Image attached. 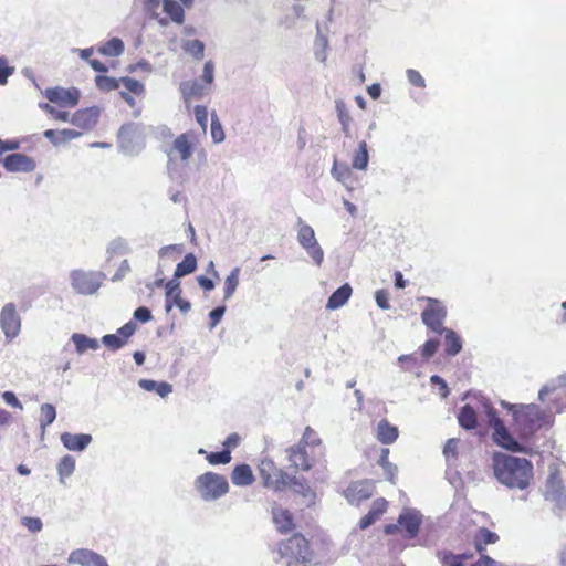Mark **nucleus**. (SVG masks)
<instances>
[{"label": "nucleus", "instance_id": "obj_1", "mask_svg": "<svg viewBox=\"0 0 566 566\" xmlns=\"http://www.w3.org/2000/svg\"><path fill=\"white\" fill-rule=\"evenodd\" d=\"M492 468L496 480L510 489L524 490L533 478V465L525 458L499 452L493 455Z\"/></svg>", "mask_w": 566, "mask_h": 566}, {"label": "nucleus", "instance_id": "obj_2", "mask_svg": "<svg viewBox=\"0 0 566 566\" xmlns=\"http://www.w3.org/2000/svg\"><path fill=\"white\" fill-rule=\"evenodd\" d=\"M196 146V135L193 133H184L179 135L166 149L168 157V174L170 178L178 182L187 179L185 167L192 157Z\"/></svg>", "mask_w": 566, "mask_h": 566}, {"label": "nucleus", "instance_id": "obj_3", "mask_svg": "<svg viewBox=\"0 0 566 566\" xmlns=\"http://www.w3.org/2000/svg\"><path fill=\"white\" fill-rule=\"evenodd\" d=\"M274 557L282 566H306L310 562L308 543L304 536L295 534L282 542Z\"/></svg>", "mask_w": 566, "mask_h": 566}, {"label": "nucleus", "instance_id": "obj_4", "mask_svg": "<svg viewBox=\"0 0 566 566\" xmlns=\"http://www.w3.org/2000/svg\"><path fill=\"white\" fill-rule=\"evenodd\" d=\"M514 422L517 431L524 438L534 434L545 422L546 415L537 405H522L514 409Z\"/></svg>", "mask_w": 566, "mask_h": 566}, {"label": "nucleus", "instance_id": "obj_5", "mask_svg": "<svg viewBox=\"0 0 566 566\" xmlns=\"http://www.w3.org/2000/svg\"><path fill=\"white\" fill-rule=\"evenodd\" d=\"M195 489L200 497L206 501H216L229 492L227 479L214 472H206L195 480Z\"/></svg>", "mask_w": 566, "mask_h": 566}, {"label": "nucleus", "instance_id": "obj_6", "mask_svg": "<svg viewBox=\"0 0 566 566\" xmlns=\"http://www.w3.org/2000/svg\"><path fill=\"white\" fill-rule=\"evenodd\" d=\"M71 286L81 295H93L101 287L104 274L97 271L74 270L70 273Z\"/></svg>", "mask_w": 566, "mask_h": 566}, {"label": "nucleus", "instance_id": "obj_7", "mask_svg": "<svg viewBox=\"0 0 566 566\" xmlns=\"http://www.w3.org/2000/svg\"><path fill=\"white\" fill-rule=\"evenodd\" d=\"M488 417L489 423L493 429L494 442L500 447L513 452L522 451L520 443L511 436L493 408L489 409Z\"/></svg>", "mask_w": 566, "mask_h": 566}, {"label": "nucleus", "instance_id": "obj_8", "mask_svg": "<svg viewBox=\"0 0 566 566\" xmlns=\"http://www.w3.org/2000/svg\"><path fill=\"white\" fill-rule=\"evenodd\" d=\"M421 521V514L418 511L407 509L399 515L396 524H389L385 527V533L391 535L400 530H405V536L413 538L418 534Z\"/></svg>", "mask_w": 566, "mask_h": 566}, {"label": "nucleus", "instance_id": "obj_9", "mask_svg": "<svg viewBox=\"0 0 566 566\" xmlns=\"http://www.w3.org/2000/svg\"><path fill=\"white\" fill-rule=\"evenodd\" d=\"M544 494L545 499L554 503L557 509H566V488L563 484L559 471L555 467H549V475Z\"/></svg>", "mask_w": 566, "mask_h": 566}, {"label": "nucleus", "instance_id": "obj_10", "mask_svg": "<svg viewBox=\"0 0 566 566\" xmlns=\"http://www.w3.org/2000/svg\"><path fill=\"white\" fill-rule=\"evenodd\" d=\"M426 301L428 305L421 314L423 324L436 333H443L442 323L447 316L446 307L436 298L428 297Z\"/></svg>", "mask_w": 566, "mask_h": 566}, {"label": "nucleus", "instance_id": "obj_11", "mask_svg": "<svg viewBox=\"0 0 566 566\" xmlns=\"http://www.w3.org/2000/svg\"><path fill=\"white\" fill-rule=\"evenodd\" d=\"M118 140L120 149L127 155L138 154L144 147L143 139L137 134V128L132 124L124 125L119 129Z\"/></svg>", "mask_w": 566, "mask_h": 566}, {"label": "nucleus", "instance_id": "obj_12", "mask_svg": "<svg viewBox=\"0 0 566 566\" xmlns=\"http://www.w3.org/2000/svg\"><path fill=\"white\" fill-rule=\"evenodd\" d=\"M0 326L7 338L13 339L18 336L21 327V319L17 314L15 305L7 303L0 313Z\"/></svg>", "mask_w": 566, "mask_h": 566}, {"label": "nucleus", "instance_id": "obj_13", "mask_svg": "<svg viewBox=\"0 0 566 566\" xmlns=\"http://www.w3.org/2000/svg\"><path fill=\"white\" fill-rule=\"evenodd\" d=\"M67 560L70 564H77L81 566H109L104 556L87 548L73 551L69 555Z\"/></svg>", "mask_w": 566, "mask_h": 566}, {"label": "nucleus", "instance_id": "obj_14", "mask_svg": "<svg viewBox=\"0 0 566 566\" xmlns=\"http://www.w3.org/2000/svg\"><path fill=\"white\" fill-rule=\"evenodd\" d=\"M3 167L10 172H31L35 169V161L21 153L8 155L3 159Z\"/></svg>", "mask_w": 566, "mask_h": 566}, {"label": "nucleus", "instance_id": "obj_15", "mask_svg": "<svg viewBox=\"0 0 566 566\" xmlns=\"http://www.w3.org/2000/svg\"><path fill=\"white\" fill-rule=\"evenodd\" d=\"M374 484L370 481H357L352 483L345 491V496L352 504H359L369 499L374 493Z\"/></svg>", "mask_w": 566, "mask_h": 566}, {"label": "nucleus", "instance_id": "obj_16", "mask_svg": "<svg viewBox=\"0 0 566 566\" xmlns=\"http://www.w3.org/2000/svg\"><path fill=\"white\" fill-rule=\"evenodd\" d=\"M44 94L51 103L69 106H75L80 99V92L76 88H48Z\"/></svg>", "mask_w": 566, "mask_h": 566}, {"label": "nucleus", "instance_id": "obj_17", "mask_svg": "<svg viewBox=\"0 0 566 566\" xmlns=\"http://www.w3.org/2000/svg\"><path fill=\"white\" fill-rule=\"evenodd\" d=\"M99 108L96 106L88 107L85 109L77 111L69 118L74 126H77L83 129H92L98 120L99 117Z\"/></svg>", "mask_w": 566, "mask_h": 566}, {"label": "nucleus", "instance_id": "obj_18", "mask_svg": "<svg viewBox=\"0 0 566 566\" xmlns=\"http://www.w3.org/2000/svg\"><path fill=\"white\" fill-rule=\"evenodd\" d=\"M286 452L289 453V461L295 469L308 471L312 468V462L307 458L305 447L302 443L290 447Z\"/></svg>", "mask_w": 566, "mask_h": 566}, {"label": "nucleus", "instance_id": "obj_19", "mask_svg": "<svg viewBox=\"0 0 566 566\" xmlns=\"http://www.w3.org/2000/svg\"><path fill=\"white\" fill-rule=\"evenodd\" d=\"M61 442L70 451H83L92 442V436L86 433L73 434L64 432L61 434Z\"/></svg>", "mask_w": 566, "mask_h": 566}, {"label": "nucleus", "instance_id": "obj_20", "mask_svg": "<svg viewBox=\"0 0 566 566\" xmlns=\"http://www.w3.org/2000/svg\"><path fill=\"white\" fill-rule=\"evenodd\" d=\"M388 502L380 497L374 501L370 511L359 521V528L366 530L373 525L387 510Z\"/></svg>", "mask_w": 566, "mask_h": 566}, {"label": "nucleus", "instance_id": "obj_21", "mask_svg": "<svg viewBox=\"0 0 566 566\" xmlns=\"http://www.w3.org/2000/svg\"><path fill=\"white\" fill-rule=\"evenodd\" d=\"M180 93L187 103L193 97L200 98L209 93V88L197 81H185L180 84Z\"/></svg>", "mask_w": 566, "mask_h": 566}, {"label": "nucleus", "instance_id": "obj_22", "mask_svg": "<svg viewBox=\"0 0 566 566\" xmlns=\"http://www.w3.org/2000/svg\"><path fill=\"white\" fill-rule=\"evenodd\" d=\"M231 481L238 486H248L254 482L253 472L248 464L237 465L231 473Z\"/></svg>", "mask_w": 566, "mask_h": 566}, {"label": "nucleus", "instance_id": "obj_23", "mask_svg": "<svg viewBox=\"0 0 566 566\" xmlns=\"http://www.w3.org/2000/svg\"><path fill=\"white\" fill-rule=\"evenodd\" d=\"M272 514L273 522L281 533H286L293 528L292 514L287 510L276 506L273 507Z\"/></svg>", "mask_w": 566, "mask_h": 566}, {"label": "nucleus", "instance_id": "obj_24", "mask_svg": "<svg viewBox=\"0 0 566 566\" xmlns=\"http://www.w3.org/2000/svg\"><path fill=\"white\" fill-rule=\"evenodd\" d=\"M44 137L48 138L53 145L57 146L60 144L70 142L72 139L78 138L82 134L74 129H46L43 133Z\"/></svg>", "mask_w": 566, "mask_h": 566}, {"label": "nucleus", "instance_id": "obj_25", "mask_svg": "<svg viewBox=\"0 0 566 566\" xmlns=\"http://www.w3.org/2000/svg\"><path fill=\"white\" fill-rule=\"evenodd\" d=\"M352 287L349 284H344L338 287L328 298L326 307L329 310H337L342 307L350 297Z\"/></svg>", "mask_w": 566, "mask_h": 566}, {"label": "nucleus", "instance_id": "obj_26", "mask_svg": "<svg viewBox=\"0 0 566 566\" xmlns=\"http://www.w3.org/2000/svg\"><path fill=\"white\" fill-rule=\"evenodd\" d=\"M398 438V429L387 420H380L377 426V439L384 444H390Z\"/></svg>", "mask_w": 566, "mask_h": 566}, {"label": "nucleus", "instance_id": "obj_27", "mask_svg": "<svg viewBox=\"0 0 566 566\" xmlns=\"http://www.w3.org/2000/svg\"><path fill=\"white\" fill-rule=\"evenodd\" d=\"M138 385L146 391H156L161 398L168 396L172 391V387L168 382H157L150 379H140Z\"/></svg>", "mask_w": 566, "mask_h": 566}, {"label": "nucleus", "instance_id": "obj_28", "mask_svg": "<svg viewBox=\"0 0 566 566\" xmlns=\"http://www.w3.org/2000/svg\"><path fill=\"white\" fill-rule=\"evenodd\" d=\"M72 340L76 347L78 354H83L87 349L96 350L99 348V343L95 338H90L84 334L74 333Z\"/></svg>", "mask_w": 566, "mask_h": 566}, {"label": "nucleus", "instance_id": "obj_29", "mask_svg": "<svg viewBox=\"0 0 566 566\" xmlns=\"http://www.w3.org/2000/svg\"><path fill=\"white\" fill-rule=\"evenodd\" d=\"M270 465H271V462H264V461L262 462L261 474L265 481V485L270 486L273 484L275 489L292 485L294 476H291L290 474L284 473L282 471L280 472L275 482H272L270 475H265V467H270Z\"/></svg>", "mask_w": 566, "mask_h": 566}, {"label": "nucleus", "instance_id": "obj_30", "mask_svg": "<svg viewBox=\"0 0 566 566\" xmlns=\"http://www.w3.org/2000/svg\"><path fill=\"white\" fill-rule=\"evenodd\" d=\"M458 421L459 424L467 430L474 429L476 427V413L474 409L469 405L462 407L458 415Z\"/></svg>", "mask_w": 566, "mask_h": 566}, {"label": "nucleus", "instance_id": "obj_31", "mask_svg": "<svg viewBox=\"0 0 566 566\" xmlns=\"http://www.w3.org/2000/svg\"><path fill=\"white\" fill-rule=\"evenodd\" d=\"M164 11L170 17L171 21L181 24L185 20L182 7L175 0L163 1Z\"/></svg>", "mask_w": 566, "mask_h": 566}, {"label": "nucleus", "instance_id": "obj_32", "mask_svg": "<svg viewBox=\"0 0 566 566\" xmlns=\"http://www.w3.org/2000/svg\"><path fill=\"white\" fill-rule=\"evenodd\" d=\"M197 269V259L192 253L187 254L184 260L177 264L175 270V277H182L191 274Z\"/></svg>", "mask_w": 566, "mask_h": 566}, {"label": "nucleus", "instance_id": "obj_33", "mask_svg": "<svg viewBox=\"0 0 566 566\" xmlns=\"http://www.w3.org/2000/svg\"><path fill=\"white\" fill-rule=\"evenodd\" d=\"M369 155L367 143L365 140L358 144V148L353 157V167L358 170H365L368 166Z\"/></svg>", "mask_w": 566, "mask_h": 566}, {"label": "nucleus", "instance_id": "obj_34", "mask_svg": "<svg viewBox=\"0 0 566 566\" xmlns=\"http://www.w3.org/2000/svg\"><path fill=\"white\" fill-rule=\"evenodd\" d=\"M446 334V352L448 355L455 356L462 349L461 338L452 331L444 328Z\"/></svg>", "mask_w": 566, "mask_h": 566}, {"label": "nucleus", "instance_id": "obj_35", "mask_svg": "<svg viewBox=\"0 0 566 566\" xmlns=\"http://www.w3.org/2000/svg\"><path fill=\"white\" fill-rule=\"evenodd\" d=\"M98 52L106 56H119L124 52V43L118 38H113L98 48Z\"/></svg>", "mask_w": 566, "mask_h": 566}, {"label": "nucleus", "instance_id": "obj_36", "mask_svg": "<svg viewBox=\"0 0 566 566\" xmlns=\"http://www.w3.org/2000/svg\"><path fill=\"white\" fill-rule=\"evenodd\" d=\"M182 50L196 60H201L205 53V43L200 40H184L181 42Z\"/></svg>", "mask_w": 566, "mask_h": 566}, {"label": "nucleus", "instance_id": "obj_37", "mask_svg": "<svg viewBox=\"0 0 566 566\" xmlns=\"http://www.w3.org/2000/svg\"><path fill=\"white\" fill-rule=\"evenodd\" d=\"M297 241L302 248H310V244L317 242L313 228L308 224H301L297 231Z\"/></svg>", "mask_w": 566, "mask_h": 566}, {"label": "nucleus", "instance_id": "obj_38", "mask_svg": "<svg viewBox=\"0 0 566 566\" xmlns=\"http://www.w3.org/2000/svg\"><path fill=\"white\" fill-rule=\"evenodd\" d=\"M240 269L234 268L224 281V300H229L239 285Z\"/></svg>", "mask_w": 566, "mask_h": 566}, {"label": "nucleus", "instance_id": "obj_39", "mask_svg": "<svg viewBox=\"0 0 566 566\" xmlns=\"http://www.w3.org/2000/svg\"><path fill=\"white\" fill-rule=\"evenodd\" d=\"M75 469V460L71 455H64L57 464V473L60 475L61 482L64 481L65 478L72 475Z\"/></svg>", "mask_w": 566, "mask_h": 566}, {"label": "nucleus", "instance_id": "obj_40", "mask_svg": "<svg viewBox=\"0 0 566 566\" xmlns=\"http://www.w3.org/2000/svg\"><path fill=\"white\" fill-rule=\"evenodd\" d=\"M56 418V411L53 405L51 403H43L41 406V418H40V426L43 430L51 424Z\"/></svg>", "mask_w": 566, "mask_h": 566}, {"label": "nucleus", "instance_id": "obj_41", "mask_svg": "<svg viewBox=\"0 0 566 566\" xmlns=\"http://www.w3.org/2000/svg\"><path fill=\"white\" fill-rule=\"evenodd\" d=\"M211 137L217 144L222 143L226 138L222 125L214 113L211 116Z\"/></svg>", "mask_w": 566, "mask_h": 566}, {"label": "nucleus", "instance_id": "obj_42", "mask_svg": "<svg viewBox=\"0 0 566 566\" xmlns=\"http://www.w3.org/2000/svg\"><path fill=\"white\" fill-rule=\"evenodd\" d=\"M207 460L210 464H227L231 461L230 450H223L221 452L207 453Z\"/></svg>", "mask_w": 566, "mask_h": 566}, {"label": "nucleus", "instance_id": "obj_43", "mask_svg": "<svg viewBox=\"0 0 566 566\" xmlns=\"http://www.w3.org/2000/svg\"><path fill=\"white\" fill-rule=\"evenodd\" d=\"M499 539V536L486 530V528H481L480 532H479V536H478V541H476V548L478 551H482V546L481 544H494L496 541Z\"/></svg>", "mask_w": 566, "mask_h": 566}, {"label": "nucleus", "instance_id": "obj_44", "mask_svg": "<svg viewBox=\"0 0 566 566\" xmlns=\"http://www.w3.org/2000/svg\"><path fill=\"white\" fill-rule=\"evenodd\" d=\"M96 86L103 91L116 90L119 86V82L113 77L98 75L95 78Z\"/></svg>", "mask_w": 566, "mask_h": 566}, {"label": "nucleus", "instance_id": "obj_45", "mask_svg": "<svg viewBox=\"0 0 566 566\" xmlns=\"http://www.w3.org/2000/svg\"><path fill=\"white\" fill-rule=\"evenodd\" d=\"M317 29L319 30V27L317 25ZM327 38L325 35H322L319 32L317 33L316 40H315V48H316V59L321 62H324L326 60L325 50L327 48Z\"/></svg>", "mask_w": 566, "mask_h": 566}, {"label": "nucleus", "instance_id": "obj_46", "mask_svg": "<svg viewBox=\"0 0 566 566\" xmlns=\"http://www.w3.org/2000/svg\"><path fill=\"white\" fill-rule=\"evenodd\" d=\"M306 253L312 258L316 265H321L324 260V252L318 242L310 244V248H303Z\"/></svg>", "mask_w": 566, "mask_h": 566}, {"label": "nucleus", "instance_id": "obj_47", "mask_svg": "<svg viewBox=\"0 0 566 566\" xmlns=\"http://www.w3.org/2000/svg\"><path fill=\"white\" fill-rule=\"evenodd\" d=\"M102 343L113 349V350H116V349H119L122 348L124 345H125V340L124 338L119 337L118 335H115V334H107V335H104L102 337Z\"/></svg>", "mask_w": 566, "mask_h": 566}, {"label": "nucleus", "instance_id": "obj_48", "mask_svg": "<svg viewBox=\"0 0 566 566\" xmlns=\"http://www.w3.org/2000/svg\"><path fill=\"white\" fill-rule=\"evenodd\" d=\"M298 443H302V446L306 448V446L319 444L321 439L311 427H306L303 437Z\"/></svg>", "mask_w": 566, "mask_h": 566}, {"label": "nucleus", "instance_id": "obj_49", "mask_svg": "<svg viewBox=\"0 0 566 566\" xmlns=\"http://www.w3.org/2000/svg\"><path fill=\"white\" fill-rule=\"evenodd\" d=\"M120 83L123 84V86L130 93H134V94H142L143 91H144V85L135 80V78H130V77H123L120 80Z\"/></svg>", "mask_w": 566, "mask_h": 566}, {"label": "nucleus", "instance_id": "obj_50", "mask_svg": "<svg viewBox=\"0 0 566 566\" xmlns=\"http://www.w3.org/2000/svg\"><path fill=\"white\" fill-rule=\"evenodd\" d=\"M40 107L51 114L55 119L61 122H69L70 114L67 112L57 111L48 103L40 104Z\"/></svg>", "mask_w": 566, "mask_h": 566}, {"label": "nucleus", "instance_id": "obj_51", "mask_svg": "<svg viewBox=\"0 0 566 566\" xmlns=\"http://www.w3.org/2000/svg\"><path fill=\"white\" fill-rule=\"evenodd\" d=\"M195 117H196L197 123L200 125L201 129L205 133L207 129V125H208L207 108L205 106H200V105L196 106L195 107Z\"/></svg>", "mask_w": 566, "mask_h": 566}, {"label": "nucleus", "instance_id": "obj_52", "mask_svg": "<svg viewBox=\"0 0 566 566\" xmlns=\"http://www.w3.org/2000/svg\"><path fill=\"white\" fill-rule=\"evenodd\" d=\"M13 73L14 67L8 65L7 59L0 57V85H4Z\"/></svg>", "mask_w": 566, "mask_h": 566}, {"label": "nucleus", "instance_id": "obj_53", "mask_svg": "<svg viewBox=\"0 0 566 566\" xmlns=\"http://www.w3.org/2000/svg\"><path fill=\"white\" fill-rule=\"evenodd\" d=\"M331 174L334 178H336L338 181L344 182L345 178L349 175V169L346 165H337V161L334 160V165L332 167Z\"/></svg>", "mask_w": 566, "mask_h": 566}, {"label": "nucleus", "instance_id": "obj_54", "mask_svg": "<svg viewBox=\"0 0 566 566\" xmlns=\"http://www.w3.org/2000/svg\"><path fill=\"white\" fill-rule=\"evenodd\" d=\"M460 440L457 439V438H451L449 439L446 444H444V448H443V454L446 455V458L449 460L450 458H453L455 459L457 458V450H458V444H459Z\"/></svg>", "mask_w": 566, "mask_h": 566}, {"label": "nucleus", "instance_id": "obj_55", "mask_svg": "<svg viewBox=\"0 0 566 566\" xmlns=\"http://www.w3.org/2000/svg\"><path fill=\"white\" fill-rule=\"evenodd\" d=\"M214 65L211 61H207L202 71V80L206 84L210 85L214 78Z\"/></svg>", "mask_w": 566, "mask_h": 566}, {"label": "nucleus", "instance_id": "obj_56", "mask_svg": "<svg viewBox=\"0 0 566 566\" xmlns=\"http://www.w3.org/2000/svg\"><path fill=\"white\" fill-rule=\"evenodd\" d=\"M407 77H408V81L412 85L418 86V87L424 86V78L421 76V74L418 71L412 70V69L407 70Z\"/></svg>", "mask_w": 566, "mask_h": 566}, {"label": "nucleus", "instance_id": "obj_57", "mask_svg": "<svg viewBox=\"0 0 566 566\" xmlns=\"http://www.w3.org/2000/svg\"><path fill=\"white\" fill-rule=\"evenodd\" d=\"M337 108H338V118L342 124L343 132L345 133L346 136H350V128H349L350 116L348 115V113H346L339 106Z\"/></svg>", "mask_w": 566, "mask_h": 566}, {"label": "nucleus", "instance_id": "obj_58", "mask_svg": "<svg viewBox=\"0 0 566 566\" xmlns=\"http://www.w3.org/2000/svg\"><path fill=\"white\" fill-rule=\"evenodd\" d=\"M439 347V340L438 339H429L424 343L422 347V354L424 357L429 358L431 357Z\"/></svg>", "mask_w": 566, "mask_h": 566}, {"label": "nucleus", "instance_id": "obj_59", "mask_svg": "<svg viewBox=\"0 0 566 566\" xmlns=\"http://www.w3.org/2000/svg\"><path fill=\"white\" fill-rule=\"evenodd\" d=\"M377 305L382 310L389 308V294L385 290H379L375 295Z\"/></svg>", "mask_w": 566, "mask_h": 566}, {"label": "nucleus", "instance_id": "obj_60", "mask_svg": "<svg viewBox=\"0 0 566 566\" xmlns=\"http://www.w3.org/2000/svg\"><path fill=\"white\" fill-rule=\"evenodd\" d=\"M224 312H226L224 306H218L210 312V314H209L210 319H211L210 328H213L218 325V323L221 321Z\"/></svg>", "mask_w": 566, "mask_h": 566}, {"label": "nucleus", "instance_id": "obj_61", "mask_svg": "<svg viewBox=\"0 0 566 566\" xmlns=\"http://www.w3.org/2000/svg\"><path fill=\"white\" fill-rule=\"evenodd\" d=\"M23 525L31 532H39L42 530V522L38 517H24Z\"/></svg>", "mask_w": 566, "mask_h": 566}, {"label": "nucleus", "instance_id": "obj_62", "mask_svg": "<svg viewBox=\"0 0 566 566\" xmlns=\"http://www.w3.org/2000/svg\"><path fill=\"white\" fill-rule=\"evenodd\" d=\"M430 382L432 385H438V387H440V395H441L442 398H447L448 397L449 389L447 387L446 381L440 376H438V375L431 376Z\"/></svg>", "mask_w": 566, "mask_h": 566}, {"label": "nucleus", "instance_id": "obj_63", "mask_svg": "<svg viewBox=\"0 0 566 566\" xmlns=\"http://www.w3.org/2000/svg\"><path fill=\"white\" fill-rule=\"evenodd\" d=\"M134 317L137 321L147 323L151 319V313L147 307L140 306L134 312Z\"/></svg>", "mask_w": 566, "mask_h": 566}, {"label": "nucleus", "instance_id": "obj_64", "mask_svg": "<svg viewBox=\"0 0 566 566\" xmlns=\"http://www.w3.org/2000/svg\"><path fill=\"white\" fill-rule=\"evenodd\" d=\"M292 488L294 490L303 495H306L310 492V488L305 483L303 479H298L296 476L293 478Z\"/></svg>", "mask_w": 566, "mask_h": 566}]
</instances>
